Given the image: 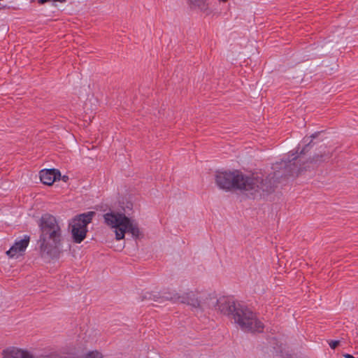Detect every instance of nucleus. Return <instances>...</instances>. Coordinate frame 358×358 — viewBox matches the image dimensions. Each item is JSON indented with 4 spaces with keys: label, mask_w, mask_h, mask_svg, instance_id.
Wrapping results in <instances>:
<instances>
[{
    "label": "nucleus",
    "mask_w": 358,
    "mask_h": 358,
    "mask_svg": "<svg viewBox=\"0 0 358 358\" xmlns=\"http://www.w3.org/2000/svg\"><path fill=\"white\" fill-rule=\"evenodd\" d=\"M103 218L104 223L113 230L117 241L124 239L127 232L136 238L141 235L138 224L123 213L110 210L103 215Z\"/></svg>",
    "instance_id": "nucleus-3"
},
{
    "label": "nucleus",
    "mask_w": 358,
    "mask_h": 358,
    "mask_svg": "<svg viewBox=\"0 0 358 358\" xmlns=\"http://www.w3.org/2000/svg\"><path fill=\"white\" fill-rule=\"evenodd\" d=\"M60 176V172L55 169H44L40 172L41 181L47 185H52L56 180L59 178Z\"/></svg>",
    "instance_id": "nucleus-10"
},
{
    "label": "nucleus",
    "mask_w": 358,
    "mask_h": 358,
    "mask_svg": "<svg viewBox=\"0 0 358 358\" xmlns=\"http://www.w3.org/2000/svg\"><path fill=\"white\" fill-rule=\"evenodd\" d=\"M233 319L234 322L245 331L260 332L264 329L263 323L257 318L255 314L239 304Z\"/></svg>",
    "instance_id": "nucleus-4"
},
{
    "label": "nucleus",
    "mask_w": 358,
    "mask_h": 358,
    "mask_svg": "<svg viewBox=\"0 0 358 358\" xmlns=\"http://www.w3.org/2000/svg\"><path fill=\"white\" fill-rule=\"evenodd\" d=\"M338 344H339L338 341H331V342H329V346L332 349H335L338 346Z\"/></svg>",
    "instance_id": "nucleus-11"
},
{
    "label": "nucleus",
    "mask_w": 358,
    "mask_h": 358,
    "mask_svg": "<svg viewBox=\"0 0 358 358\" xmlns=\"http://www.w3.org/2000/svg\"><path fill=\"white\" fill-rule=\"evenodd\" d=\"M41 230L39 238L40 248L42 252L48 255L52 254L61 245L62 229L59 222L52 215H43L38 222Z\"/></svg>",
    "instance_id": "nucleus-2"
},
{
    "label": "nucleus",
    "mask_w": 358,
    "mask_h": 358,
    "mask_svg": "<svg viewBox=\"0 0 358 358\" xmlns=\"http://www.w3.org/2000/svg\"><path fill=\"white\" fill-rule=\"evenodd\" d=\"M164 297L166 299L173 301L174 302L186 303L194 308L201 306L200 293L196 291H189L182 296L179 295L178 293H173V294H169Z\"/></svg>",
    "instance_id": "nucleus-7"
},
{
    "label": "nucleus",
    "mask_w": 358,
    "mask_h": 358,
    "mask_svg": "<svg viewBox=\"0 0 358 358\" xmlns=\"http://www.w3.org/2000/svg\"><path fill=\"white\" fill-rule=\"evenodd\" d=\"M95 213L90 211L76 217L71 222V234L73 241L80 243L86 237L87 224H90Z\"/></svg>",
    "instance_id": "nucleus-5"
},
{
    "label": "nucleus",
    "mask_w": 358,
    "mask_h": 358,
    "mask_svg": "<svg viewBox=\"0 0 358 358\" xmlns=\"http://www.w3.org/2000/svg\"><path fill=\"white\" fill-rule=\"evenodd\" d=\"M345 358H355L352 355L350 354H345L343 355Z\"/></svg>",
    "instance_id": "nucleus-12"
},
{
    "label": "nucleus",
    "mask_w": 358,
    "mask_h": 358,
    "mask_svg": "<svg viewBox=\"0 0 358 358\" xmlns=\"http://www.w3.org/2000/svg\"><path fill=\"white\" fill-rule=\"evenodd\" d=\"M215 304V310L219 313L224 315H227L234 317V313L236 312V310L238 308V304L236 305L235 301L228 297L222 296L218 299L215 298H210V302L208 303V306Z\"/></svg>",
    "instance_id": "nucleus-6"
},
{
    "label": "nucleus",
    "mask_w": 358,
    "mask_h": 358,
    "mask_svg": "<svg viewBox=\"0 0 358 358\" xmlns=\"http://www.w3.org/2000/svg\"><path fill=\"white\" fill-rule=\"evenodd\" d=\"M188 3L192 9L198 10L205 15H210L213 13V9L208 0H188Z\"/></svg>",
    "instance_id": "nucleus-9"
},
{
    "label": "nucleus",
    "mask_w": 358,
    "mask_h": 358,
    "mask_svg": "<svg viewBox=\"0 0 358 358\" xmlns=\"http://www.w3.org/2000/svg\"><path fill=\"white\" fill-rule=\"evenodd\" d=\"M215 182L220 189L229 190L232 188L253 192L265 190L263 180L259 177H247L239 171H222L216 174Z\"/></svg>",
    "instance_id": "nucleus-1"
},
{
    "label": "nucleus",
    "mask_w": 358,
    "mask_h": 358,
    "mask_svg": "<svg viewBox=\"0 0 358 358\" xmlns=\"http://www.w3.org/2000/svg\"><path fill=\"white\" fill-rule=\"evenodd\" d=\"M29 243V236H24L22 238L15 240L14 244L6 252V255L10 258L18 257L23 255Z\"/></svg>",
    "instance_id": "nucleus-8"
}]
</instances>
